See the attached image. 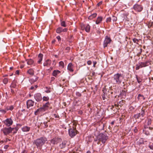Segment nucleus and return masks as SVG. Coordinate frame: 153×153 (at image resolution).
I'll use <instances>...</instances> for the list:
<instances>
[{"mask_svg":"<svg viewBox=\"0 0 153 153\" xmlns=\"http://www.w3.org/2000/svg\"><path fill=\"white\" fill-rule=\"evenodd\" d=\"M49 99V98L48 97H44L43 98V100L44 101H47Z\"/></svg>","mask_w":153,"mask_h":153,"instance_id":"2f4dec72","label":"nucleus"},{"mask_svg":"<svg viewBox=\"0 0 153 153\" xmlns=\"http://www.w3.org/2000/svg\"><path fill=\"white\" fill-rule=\"evenodd\" d=\"M141 68L140 67V65L139 64L138 65H136V70H138L139 68Z\"/></svg>","mask_w":153,"mask_h":153,"instance_id":"c9c22d12","label":"nucleus"},{"mask_svg":"<svg viewBox=\"0 0 153 153\" xmlns=\"http://www.w3.org/2000/svg\"><path fill=\"white\" fill-rule=\"evenodd\" d=\"M60 73V71L58 70H54L52 74L53 76H56Z\"/></svg>","mask_w":153,"mask_h":153,"instance_id":"412c9836","label":"nucleus"},{"mask_svg":"<svg viewBox=\"0 0 153 153\" xmlns=\"http://www.w3.org/2000/svg\"><path fill=\"white\" fill-rule=\"evenodd\" d=\"M59 65L60 66L62 67V68H64V62L62 61H60L59 63Z\"/></svg>","mask_w":153,"mask_h":153,"instance_id":"c85d7f7f","label":"nucleus"},{"mask_svg":"<svg viewBox=\"0 0 153 153\" xmlns=\"http://www.w3.org/2000/svg\"><path fill=\"white\" fill-rule=\"evenodd\" d=\"M11 91L12 93H14V91L12 89H11Z\"/></svg>","mask_w":153,"mask_h":153,"instance_id":"680f3d73","label":"nucleus"},{"mask_svg":"<svg viewBox=\"0 0 153 153\" xmlns=\"http://www.w3.org/2000/svg\"><path fill=\"white\" fill-rule=\"evenodd\" d=\"M57 39L58 40V41H59L61 40V38L60 36H58L56 37Z\"/></svg>","mask_w":153,"mask_h":153,"instance_id":"c03bdc74","label":"nucleus"},{"mask_svg":"<svg viewBox=\"0 0 153 153\" xmlns=\"http://www.w3.org/2000/svg\"><path fill=\"white\" fill-rule=\"evenodd\" d=\"M62 28L61 27H59L56 30V32L57 33H60L62 32Z\"/></svg>","mask_w":153,"mask_h":153,"instance_id":"a878e982","label":"nucleus"},{"mask_svg":"<svg viewBox=\"0 0 153 153\" xmlns=\"http://www.w3.org/2000/svg\"><path fill=\"white\" fill-rule=\"evenodd\" d=\"M93 63H94L93 66L94 67H95V65L97 64V62L96 61H94L93 62Z\"/></svg>","mask_w":153,"mask_h":153,"instance_id":"49530a36","label":"nucleus"},{"mask_svg":"<svg viewBox=\"0 0 153 153\" xmlns=\"http://www.w3.org/2000/svg\"><path fill=\"white\" fill-rule=\"evenodd\" d=\"M110 20H109V19L106 20V22H110L111 21Z\"/></svg>","mask_w":153,"mask_h":153,"instance_id":"4d7b16f0","label":"nucleus"},{"mask_svg":"<svg viewBox=\"0 0 153 153\" xmlns=\"http://www.w3.org/2000/svg\"><path fill=\"white\" fill-rule=\"evenodd\" d=\"M111 41V39L110 38L108 37V36H106L103 43L104 47L105 48L107 46V45L110 43Z\"/></svg>","mask_w":153,"mask_h":153,"instance_id":"6e6552de","label":"nucleus"},{"mask_svg":"<svg viewBox=\"0 0 153 153\" xmlns=\"http://www.w3.org/2000/svg\"><path fill=\"white\" fill-rule=\"evenodd\" d=\"M67 141H63L62 142L61 144H60L59 146L61 149L64 148L66 145Z\"/></svg>","mask_w":153,"mask_h":153,"instance_id":"4468645a","label":"nucleus"},{"mask_svg":"<svg viewBox=\"0 0 153 153\" xmlns=\"http://www.w3.org/2000/svg\"><path fill=\"white\" fill-rule=\"evenodd\" d=\"M102 20H96L94 21L95 22L96 24H98L100 23L102 21Z\"/></svg>","mask_w":153,"mask_h":153,"instance_id":"7c9ffc66","label":"nucleus"},{"mask_svg":"<svg viewBox=\"0 0 153 153\" xmlns=\"http://www.w3.org/2000/svg\"><path fill=\"white\" fill-rule=\"evenodd\" d=\"M15 87H16V85L15 84L14 82H13L12 84L10 85V87L14 88H15Z\"/></svg>","mask_w":153,"mask_h":153,"instance_id":"f704fd0d","label":"nucleus"},{"mask_svg":"<svg viewBox=\"0 0 153 153\" xmlns=\"http://www.w3.org/2000/svg\"><path fill=\"white\" fill-rule=\"evenodd\" d=\"M137 81L139 83H140L142 82V79H140V78H138L137 77Z\"/></svg>","mask_w":153,"mask_h":153,"instance_id":"ea45409f","label":"nucleus"},{"mask_svg":"<svg viewBox=\"0 0 153 153\" xmlns=\"http://www.w3.org/2000/svg\"><path fill=\"white\" fill-rule=\"evenodd\" d=\"M81 28H82V29H84V28H85V27H81Z\"/></svg>","mask_w":153,"mask_h":153,"instance_id":"69168bd1","label":"nucleus"},{"mask_svg":"<svg viewBox=\"0 0 153 153\" xmlns=\"http://www.w3.org/2000/svg\"><path fill=\"white\" fill-rule=\"evenodd\" d=\"M14 128H11V127L9 128H4L1 129V131L3 132L4 135H7L11 132Z\"/></svg>","mask_w":153,"mask_h":153,"instance_id":"39448f33","label":"nucleus"},{"mask_svg":"<svg viewBox=\"0 0 153 153\" xmlns=\"http://www.w3.org/2000/svg\"><path fill=\"white\" fill-rule=\"evenodd\" d=\"M8 147V145H6L4 146V148L5 149H7V148Z\"/></svg>","mask_w":153,"mask_h":153,"instance_id":"6e6d98bb","label":"nucleus"},{"mask_svg":"<svg viewBox=\"0 0 153 153\" xmlns=\"http://www.w3.org/2000/svg\"><path fill=\"white\" fill-rule=\"evenodd\" d=\"M97 139L99 141H101L102 143H104L108 139V137L106 135L100 133L98 136Z\"/></svg>","mask_w":153,"mask_h":153,"instance_id":"7ed1b4c3","label":"nucleus"},{"mask_svg":"<svg viewBox=\"0 0 153 153\" xmlns=\"http://www.w3.org/2000/svg\"><path fill=\"white\" fill-rule=\"evenodd\" d=\"M102 18L101 16H99L97 17V19H102Z\"/></svg>","mask_w":153,"mask_h":153,"instance_id":"603ef678","label":"nucleus"},{"mask_svg":"<svg viewBox=\"0 0 153 153\" xmlns=\"http://www.w3.org/2000/svg\"><path fill=\"white\" fill-rule=\"evenodd\" d=\"M47 141L46 138L44 137H41L34 141L33 144H35L38 149H41L42 146L45 144Z\"/></svg>","mask_w":153,"mask_h":153,"instance_id":"f03ea898","label":"nucleus"},{"mask_svg":"<svg viewBox=\"0 0 153 153\" xmlns=\"http://www.w3.org/2000/svg\"><path fill=\"white\" fill-rule=\"evenodd\" d=\"M87 63L88 65H90L91 64L92 62L91 61L89 60V61H88Z\"/></svg>","mask_w":153,"mask_h":153,"instance_id":"79ce46f5","label":"nucleus"},{"mask_svg":"<svg viewBox=\"0 0 153 153\" xmlns=\"http://www.w3.org/2000/svg\"><path fill=\"white\" fill-rule=\"evenodd\" d=\"M148 125H150L151 123V119H148Z\"/></svg>","mask_w":153,"mask_h":153,"instance_id":"e433bc0d","label":"nucleus"},{"mask_svg":"<svg viewBox=\"0 0 153 153\" xmlns=\"http://www.w3.org/2000/svg\"><path fill=\"white\" fill-rule=\"evenodd\" d=\"M7 141H8V139L7 138H6V142H7Z\"/></svg>","mask_w":153,"mask_h":153,"instance_id":"774afa93","label":"nucleus"},{"mask_svg":"<svg viewBox=\"0 0 153 153\" xmlns=\"http://www.w3.org/2000/svg\"><path fill=\"white\" fill-rule=\"evenodd\" d=\"M46 88L47 89V90L45 91V92L47 93H50L51 91L50 90V88L48 89V87H46Z\"/></svg>","mask_w":153,"mask_h":153,"instance_id":"72a5a7b5","label":"nucleus"},{"mask_svg":"<svg viewBox=\"0 0 153 153\" xmlns=\"http://www.w3.org/2000/svg\"><path fill=\"white\" fill-rule=\"evenodd\" d=\"M51 64V61L49 59L46 60L44 62L43 65L44 66H49Z\"/></svg>","mask_w":153,"mask_h":153,"instance_id":"ddd939ff","label":"nucleus"},{"mask_svg":"<svg viewBox=\"0 0 153 153\" xmlns=\"http://www.w3.org/2000/svg\"><path fill=\"white\" fill-rule=\"evenodd\" d=\"M113 78V83L119 85L123 82L124 77L121 74L117 73L114 75Z\"/></svg>","mask_w":153,"mask_h":153,"instance_id":"f257e3e1","label":"nucleus"},{"mask_svg":"<svg viewBox=\"0 0 153 153\" xmlns=\"http://www.w3.org/2000/svg\"><path fill=\"white\" fill-rule=\"evenodd\" d=\"M134 132H135V133H136L137 132V128H135L134 130Z\"/></svg>","mask_w":153,"mask_h":153,"instance_id":"5fc2aeb1","label":"nucleus"},{"mask_svg":"<svg viewBox=\"0 0 153 153\" xmlns=\"http://www.w3.org/2000/svg\"><path fill=\"white\" fill-rule=\"evenodd\" d=\"M21 153H26L25 151L24 150Z\"/></svg>","mask_w":153,"mask_h":153,"instance_id":"bf43d9fd","label":"nucleus"},{"mask_svg":"<svg viewBox=\"0 0 153 153\" xmlns=\"http://www.w3.org/2000/svg\"><path fill=\"white\" fill-rule=\"evenodd\" d=\"M68 133L69 136L71 137H73L75 136L78 133V131L75 128L73 127L68 130Z\"/></svg>","mask_w":153,"mask_h":153,"instance_id":"20e7f679","label":"nucleus"},{"mask_svg":"<svg viewBox=\"0 0 153 153\" xmlns=\"http://www.w3.org/2000/svg\"><path fill=\"white\" fill-rule=\"evenodd\" d=\"M143 97V99H144V97H143V95H141L140 94H139L138 95V97Z\"/></svg>","mask_w":153,"mask_h":153,"instance_id":"37998d69","label":"nucleus"},{"mask_svg":"<svg viewBox=\"0 0 153 153\" xmlns=\"http://www.w3.org/2000/svg\"><path fill=\"white\" fill-rule=\"evenodd\" d=\"M14 128V129H15V131L13 132V133L15 134V133H16L17 132L18 130L16 128Z\"/></svg>","mask_w":153,"mask_h":153,"instance_id":"a18cd8bd","label":"nucleus"},{"mask_svg":"<svg viewBox=\"0 0 153 153\" xmlns=\"http://www.w3.org/2000/svg\"><path fill=\"white\" fill-rule=\"evenodd\" d=\"M34 87L35 88V90L37 88V87H38V86L37 85H35V86Z\"/></svg>","mask_w":153,"mask_h":153,"instance_id":"13d9d810","label":"nucleus"},{"mask_svg":"<svg viewBox=\"0 0 153 153\" xmlns=\"http://www.w3.org/2000/svg\"><path fill=\"white\" fill-rule=\"evenodd\" d=\"M114 121H113V122H111V124H114Z\"/></svg>","mask_w":153,"mask_h":153,"instance_id":"0e129e2a","label":"nucleus"},{"mask_svg":"<svg viewBox=\"0 0 153 153\" xmlns=\"http://www.w3.org/2000/svg\"><path fill=\"white\" fill-rule=\"evenodd\" d=\"M27 72L29 74L31 75H33L34 74V71L32 69H29Z\"/></svg>","mask_w":153,"mask_h":153,"instance_id":"393cba45","label":"nucleus"},{"mask_svg":"<svg viewBox=\"0 0 153 153\" xmlns=\"http://www.w3.org/2000/svg\"><path fill=\"white\" fill-rule=\"evenodd\" d=\"M149 147L151 149L153 150V144L150 145Z\"/></svg>","mask_w":153,"mask_h":153,"instance_id":"a19ab883","label":"nucleus"},{"mask_svg":"<svg viewBox=\"0 0 153 153\" xmlns=\"http://www.w3.org/2000/svg\"><path fill=\"white\" fill-rule=\"evenodd\" d=\"M61 140L60 138H53L51 140V142L53 144H57Z\"/></svg>","mask_w":153,"mask_h":153,"instance_id":"9b49d317","label":"nucleus"},{"mask_svg":"<svg viewBox=\"0 0 153 153\" xmlns=\"http://www.w3.org/2000/svg\"><path fill=\"white\" fill-rule=\"evenodd\" d=\"M33 63V61L31 59L28 60L27 62V63L28 65H31Z\"/></svg>","mask_w":153,"mask_h":153,"instance_id":"bb28decb","label":"nucleus"},{"mask_svg":"<svg viewBox=\"0 0 153 153\" xmlns=\"http://www.w3.org/2000/svg\"><path fill=\"white\" fill-rule=\"evenodd\" d=\"M47 122H46V123H45V122L44 123L46 127H47L48 126V125L47 124Z\"/></svg>","mask_w":153,"mask_h":153,"instance_id":"864d4df0","label":"nucleus"},{"mask_svg":"<svg viewBox=\"0 0 153 153\" xmlns=\"http://www.w3.org/2000/svg\"><path fill=\"white\" fill-rule=\"evenodd\" d=\"M90 26L88 25H87L85 27V30L87 32H89L90 30Z\"/></svg>","mask_w":153,"mask_h":153,"instance_id":"b1692460","label":"nucleus"},{"mask_svg":"<svg viewBox=\"0 0 153 153\" xmlns=\"http://www.w3.org/2000/svg\"><path fill=\"white\" fill-rule=\"evenodd\" d=\"M8 82V79L7 78H4L3 80V82L4 84H6Z\"/></svg>","mask_w":153,"mask_h":153,"instance_id":"c756f323","label":"nucleus"},{"mask_svg":"<svg viewBox=\"0 0 153 153\" xmlns=\"http://www.w3.org/2000/svg\"><path fill=\"white\" fill-rule=\"evenodd\" d=\"M43 57V55L42 54H39L38 56V62L40 64L42 60Z\"/></svg>","mask_w":153,"mask_h":153,"instance_id":"2eb2a0df","label":"nucleus"},{"mask_svg":"<svg viewBox=\"0 0 153 153\" xmlns=\"http://www.w3.org/2000/svg\"><path fill=\"white\" fill-rule=\"evenodd\" d=\"M148 63V62H141L139 63L140 66L141 68L146 67L148 65L147 64Z\"/></svg>","mask_w":153,"mask_h":153,"instance_id":"6ab92c4d","label":"nucleus"},{"mask_svg":"<svg viewBox=\"0 0 153 153\" xmlns=\"http://www.w3.org/2000/svg\"><path fill=\"white\" fill-rule=\"evenodd\" d=\"M30 128L27 126H25L22 128V130L23 132H27L29 131Z\"/></svg>","mask_w":153,"mask_h":153,"instance_id":"a211bd4d","label":"nucleus"},{"mask_svg":"<svg viewBox=\"0 0 153 153\" xmlns=\"http://www.w3.org/2000/svg\"><path fill=\"white\" fill-rule=\"evenodd\" d=\"M0 112L3 114H5L6 112V111L4 109H0Z\"/></svg>","mask_w":153,"mask_h":153,"instance_id":"4c0bfd02","label":"nucleus"},{"mask_svg":"<svg viewBox=\"0 0 153 153\" xmlns=\"http://www.w3.org/2000/svg\"><path fill=\"white\" fill-rule=\"evenodd\" d=\"M133 40L134 43H137L138 42V39L135 38L133 39Z\"/></svg>","mask_w":153,"mask_h":153,"instance_id":"58836bf2","label":"nucleus"},{"mask_svg":"<svg viewBox=\"0 0 153 153\" xmlns=\"http://www.w3.org/2000/svg\"><path fill=\"white\" fill-rule=\"evenodd\" d=\"M70 48L69 47H67L66 48V50H67V51H68L69 50H70Z\"/></svg>","mask_w":153,"mask_h":153,"instance_id":"09e8293b","label":"nucleus"},{"mask_svg":"<svg viewBox=\"0 0 153 153\" xmlns=\"http://www.w3.org/2000/svg\"><path fill=\"white\" fill-rule=\"evenodd\" d=\"M133 8L135 10L138 12L141 11L143 9L142 6L137 4L134 5Z\"/></svg>","mask_w":153,"mask_h":153,"instance_id":"0eeeda50","label":"nucleus"},{"mask_svg":"<svg viewBox=\"0 0 153 153\" xmlns=\"http://www.w3.org/2000/svg\"><path fill=\"white\" fill-rule=\"evenodd\" d=\"M87 153H91V152L88 151L87 152Z\"/></svg>","mask_w":153,"mask_h":153,"instance_id":"e2e57ef3","label":"nucleus"},{"mask_svg":"<svg viewBox=\"0 0 153 153\" xmlns=\"http://www.w3.org/2000/svg\"><path fill=\"white\" fill-rule=\"evenodd\" d=\"M35 87L34 86H31L30 87V89L31 90H33L34 89H35Z\"/></svg>","mask_w":153,"mask_h":153,"instance_id":"3c124183","label":"nucleus"},{"mask_svg":"<svg viewBox=\"0 0 153 153\" xmlns=\"http://www.w3.org/2000/svg\"><path fill=\"white\" fill-rule=\"evenodd\" d=\"M97 13H93L89 16L88 19H93L94 18L97 16Z\"/></svg>","mask_w":153,"mask_h":153,"instance_id":"4be33fe9","label":"nucleus"},{"mask_svg":"<svg viewBox=\"0 0 153 153\" xmlns=\"http://www.w3.org/2000/svg\"><path fill=\"white\" fill-rule=\"evenodd\" d=\"M34 102L32 100H28L27 102V108H29L30 107L33 106L34 104Z\"/></svg>","mask_w":153,"mask_h":153,"instance_id":"f8f14e48","label":"nucleus"},{"mask_svg":"<svg viewBox=\"0 0 153 153\" xmlns=\"http://www.w3.org/2000/svg\"><path fill=\"white\" fill-rule=\"evenodd\" d=\"M61 26H62L64 27H66V25L65 24V22H64V21L61 22Z\"/></svg>","mask_w":153,"mask_h":153,"instance_id":"473e14b6","label":"nucleus"},{"mask_svg":"<svg viewBox=\"0 0 153 153\" xmlns=\"http://www.w3.org/2000/svg\"><path fill=\"white\" fill-rule=\"evenodd\" d=\"M102 91H103L104 94H103L102 95V97L103 99V100H105L106 99V96H107L106 92L107 91L104 88Z\"/></svg>","mask_w":153,"mask_h":153,"instance_id":"dca6fc26","label":"nucleus"},{"mask_svg":"<svg viewBox=\"0 0 153 153\" xmlns=\"http://www.w3.org/2000/svg\"><path fill=\"white\" fill-rule=\"evenodd\" d=\"M19 71L18 70H17L16 72V74H19Z\"/></svg>","mask_w":153,"mask_h":153,"instance_id":"8fccbe9b","label":"nucleus"},{"mask_svg":"<svg viewBox=\"0 0 153 153\" xmlns=\"http://www.w3.org/2000/svg\"><path fill=\"white\" fill-rule=\"evenodd\" d=\"M13 109V106H10L7 107V110H12Z\"/></svg>","mask_w":153,"mask_h":153,"instance_id":"cd10ccee","label":"nucleus"},{"mask_svg":"<svg viewBox=\"0 0 153 153\" xmlns=\"http://www.w3.org/2000/svg\"><path fill=\"white\" fill-rule=\"evenodd\" d=\"M13 121L11 118H8L4 121V123L7 126H9L11 125Z\"/></svg>","mask_w":153,"mask_h":153,"instance_id":"1a4fd4ad","label":"nucleus"},{"mask_svg":"<svg viewBox=\"0 0 153 153\" xmlns=\"http://www.w3.org/2000/svg\"><path fill=\"white\" fill-rule=\"evenodd\" d=\"M49 105V103L48 102H46L44 105H43L42 107H41L42 108V109L43 111H45L46 108L48 107Z\"/></svg>","mask_w":153,"mask_h":153,"instance_id":"f3484780","label":"nucleus"},{"mask_svg":"<svg viewBox=\"0 0 153 153\" xmlns=\"http://www.w3.org/2000/svg\"><path fill=\"white\" fill-rule=\"evenodd\" d=\"M72 66H73L72 64L71 63H69L68 66V70L70 71H73V70L72 69Z\"/></svg>","mask_w":153,"mask_h":153,"instance_id":"aec40b11","label":"nucleus"},{"mask_svg":"<svg viewBox=\"0 0 153 153\" xmlns=\"http://www.w3.org/2000/svg\"><path fill=\"white\" fill-rule=\"evenodd\" d=\"M13 68L12 67H11L10 68V69H13Z\"/></svg>","mask_w":153,"mask_h":153,"instance_id":"338daca9","label":"nucleus"},{"mask_svg":"<svg viewBox=\"0 0 153 153\" xmlns=\"http://www.w3.org/2000/svg\"><path fill=\"white\" fill-rule=\"evenodd\" d=\"M145 114V112L144 111L142 110L139 113L135 114L134 115V117L136 119H139L140 118L142 119L143 117Z\"/></svg>","mask_w":153,"mask_h":153,"instance_id":"423d86ee","label":"nucleus"},{"mask_svg":"<svg viewBox=\"0 0 153 153\" xmlns=\"http://www.w3.org/2000/svg\"><path fill=\"white\" fill-rule=\"evenodd\" d=\"M43 111V110L42 109V108H40L37 109V110L35 111L34 114L35 115H37L39 114L40 112Z\"/></svg>","mask_w":153,"mask_h":153,"instance_id":"5701e85b","label":"nucleus"},{"mask_svg":"<svg viewBox=\"0 0 153 153\" xmlns=\"http://www.w3.org/2000/svg\"><path fill=\"white\" fill-rule=\"evenodd\" d=\"M34 98L37 102H39L42 100L41 94L40 93H37L34 94Z\"/></svg>","mask_w":153,"mask_h":153,"instance_id":"9d476101","label":"nucleus"},{"mask_svg":"<svg viewBox=\"0 0 153 153\" xmlns=\"http://www.w3.org/2000/svg\"><path fill=\"white\" fill-rule=\"evenodd\" d=\"M67 31V29L66 28H65L64 29H62V31L63 32H66Z\"/></svg>","mask_w":153,"mask_h":153,"instance_id":"de8ad7c7","label":"nucleus"},{"mask_svg":"<svg viewBox=\"0 0 153 153\" xmlns=\"http://www.w3.org/2000/svg\"><path fill=\"white\" fill-rule=\"evenodd\" d=\"M0 153H3V151L2 150H0Z\"/></svg>","mask_w":153,"mask_h":153,"instance_id":"052dcab7","label":"nucleus"}]
</instances>
